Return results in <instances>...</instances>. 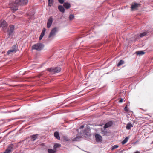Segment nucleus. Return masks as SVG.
I'll return each mask as SVG.
<instances>
[{"mask_svg":"<svg viewBox=\"0 0 153 153\" xmlns=\"http://www.w3.org/2000/svg\"><path fill=\"white\" fill-rule=\"evenodd\" d=\"M28 2V0H15V2L10 1L9 3L10 7L14 12L18 10V6L26 4Z\"/></svg>","mask_w":153,"mask_h":153,"instance_id":"obj_1","label":"nucleus"},{"mask_svg":"<svg viewBox=\"0 0 153 153\" xmlns=\"http://www.w3.org/2000/svg\"><path fill=\"white\" fill-rule=\"evenodd\" d=\"M44 45L41 43H38L33 45L32 47L33 50H36L38 51H40L43 49L44 48Z\"/></svg>","mask_w":153,"mask_h":153,"instance_id":"obj_2","label":"nucleus"},{"mask_svg":"<svg viewBox=\"0 0 153 153\" xmlns=\"http://www.w3.org/2000/svg\"><path fill=\"white\" fill-rule=\"evenodd\" d=\"M14 27L13 25H10L7 29L8 36L9 38H12L14 35Z\"/></svg>","mask_w":153,"mask_h":153,"instance_id":"obj_3","label":"nucleus"},{"mask_svg":"<svg viewBox=\"0 0 153 153\" xmlns=\"http://www.w3.org/2000/svg\"><path fill=\"white\" fill-rule=\"evenodd\" d=\"M47 70L52 73H55L59 72L61 70V68L58 67H52L48 68Z\"/></svg>","mask_w":153,"mask_h":153,"instance_id":"obj_4","label":"nucleus"},{"mask_svg":"<svg viewBox=\"0 0 153 153\" xmlns=\"http://www.w3.org/2000/svg\"><path fill=\"white\" fill-rule=\"evenodd\" d=\"M58 31L57 27H55L53 28L50 32L48 36L49 38H53L55 36L56 32Z\"/></svg>","mask_w":153,"mask_h":153,"instance_id":"obj_5","label":"nucleus"},{"mask_svg":"<svg viewBox=\"0 0 153 153\" xmlns=\"http://www.w3.org/2000/svg\"><path fill=\"white\" fill-rule=\"evenodd\" d=\"M0 25L3 30L4 32L6 31L7 28V24L6 22L4 20H1L0 22Z\"/></svg>","mask_w":153,"mask_h":153,"instance_id":"obj_6","label":"nucleus"},{"mask_svg":"<svg viewBox=\"0 0 153 153\" xmlns=\"http://www.w3.org/2000/svg\"><path fill=\"white\" fill-rule=\"evenodd\" d=\"M140 5L139 4L137 3L132 4L131 7V10L133 11L136 10L138 7L140 6Z\"/></svg>","mask_w":153,"mask_h":153,"instance_id":"obj_7","label":"nucleus"},{"mask_svg":"<svg viewBox=\"0 0 153 153\" xmlns=\"http://www.w3.org/2000/svg\"><path fill=\"white\" fill-rule=\"evenodd\" d=\"M53 20V18L52 17L49 18L47 23V26L48 28H49L50 27L52 23Z\"/></svg>","mask_w":153,"mask_h":153,"instance_id":"obj_8","label":"nucleus"},{"mask_svg":"<svg viewBox=\"0 0 153 153\" xmlns=\"http://www.w3.org/2000/svg\"><path fill=\"white\" fill-rule=\"evenodd\" d=\"M95 137L97 142H100L102 140V136L98 134H96L95 135Z\"/></svg>","mask_w":153,"mask_h":153,"instance_id":"obj_9","label":"nucleus"},{"mask_svg":"<svg viewBox=\"0 0 153 153\" xmlns=\"http://www.w3.org/2000/svg\"><path fill=\"white\" fill-rule=\"evenodd\" d=\"M82 132H81V133L80 134V136H78L76 137V138H74L73 139V140L74 141H79V140L80 138H81V137H82V136H83V135H82ZM83 134H84V131H83Z\"/></svg>","mask_w":153,"mask_h":153,"instance_id":"obj_10","label":"nucleus"},{"mask_svg":"<svg viewBox=\"0 0 153 153\" xmlns=\"http://www.w3.org/2000/svg\"><path fill=\"white\" fill-rule=\"evenodd\" d=\"M113 124V123L112 121H110L105 124L104 127L105 129L111 126Z\"/></svg>","mask_w":153,"mask_h":153,"instance_id":"obj_11","label":"nucleus"},{"mask_svg":"<svg viewBox=\"0 0 153 153\" xmlns=\"http://www.w3.org/2000/svg\"><path fill=\"white\" fill-rule=\"evenodd\" d=\"M147 33V32H144L141 33L139 36H137L136 38L137 39H140V38L146 36Z\"/></svg>","mask_w":153,"mask_h":153,"instance_id":"obj_12","label":"nucleus"},{"mask_svg":"<svg viewBox=\"0 0 153 153\" xmlns=\"http://www.w3.org/2000/svg\"><path fill=\"white\" fill-rule=\"evenodd\" d=\"M64 7L67 9L71 7V4L68 2H65L63 4Z\"/></svg>","mask_w":153,"mask_h":153,"instance_id":"obj_13","label":"nucleus"},{"mask_svg":"<svg viewBox=\"0 0 153 153\" xmlns=\"http://www.w3.org/2000/svg\"><path fill=\"white\" fill-rule=\"evenodd\" d=\"M133 127V125L130 123H128L126 126V128L127 129L130 130L131 129V127Z\"/></svg>","mask_w":153,"mask_h":153,"instance_id":"obj_14","label":"nucleus"},{"mask_svg":"<svg viewBox=\"0 0 153 153\" xmlns=\"http://www.w3.org/2000/svg\"><path fill=\"white\" fill-rule=\"evenodd\" d=\"M58 9L62 13H64L65 12V9L62 5H59L58 6Z\"/></svg>","mask_w":153,"mask_h":153,"instance_id":"obj_15","label":"nucleus"},{"mask_svg":"<svg viewBox=\"0 0 153 153\" xmlns=\"http://www.w3.org/2000/svg\"><path fill=\"white\" fill-rule=\"evenodd\" d=\"M54 136L58 140H60V137L59 134L58 132L56 131L54 133Z\"/></svg>","mask_w":153,"mask_h":153,"instance_id":"obj_16","label":"nucleus"},{"mask_svg":"<svg viewBox=\"0 0 153 153\" xmlns=\"http://www.w3.org/2000/svg\"><path fill=\"white\" fill-rule=\"evenodd\" d=\"M12 50H14V51L16 52L17 51V47L16 45H14L12 47L11 49Z\"/></svg>","mask_w":153,"mask_h":153,"instance_id":"obj_17","label":"nucleus"},{"mask_svg":"<svg viewBox=\"0 0 153 153\" xmlns=\"http://www.w3.org/2000/svg\"><path fill=\"white\" fill-rule=\"evenodd\" d=\"M61 146V145L58 143H55L53 146V149L56 150L57 148H59Z\"/></svg>","mask_w":153,"mask_h":153,"instance_id":"obj_18","label":"nucleus"},{"mask_svg":"<svg viewBox=\"0 0 153 153\" xmlns=\"http://www.w3.org/2000/svg\"><path fill=\"white\" fill-rule=\"evenodd\" d=\"M56 151V150H55L54 149H48V152L49 153H55Z\"/></svg>","mask_w":153,"mask_h":153,"instance_id":"obj_19","label":"nucleus"},{"mask_svg":"<svg viewBox=\"0 0 153 153\" xmlns=\"http://www.w3.org/2000/svg\"><path fill=\"white\" fill-rule=\"evenodd\" d=\"M129 139V137H126L125 138L122 142V144L123 145L125 144L127 142Z\"/></svg>","mask_w":153,"mask_h":153,"instance_id":"obj_20","label":"nucleus"},{"mask_svg":"<svg viewBox=\"0 0 153 153\" xmlns=\"http://www.w3.org/2000/svg\"><path fill=\"white\" fill-rule=\"evenodd\" d=\"M37 136L38 134H35L31 136V138L33 141H34L37 138Z\"/></svg>","mask_w":153,"mask_h":153,"instance_id":"obj_21","label":"nucleus"},{"mask_svg":"<svg viewBox=\"0 0 153 153\" xmlns=\"http://www.w3.org/2000/svg\"><path fill=\"white\" fill-rule=\"evenodd\" d=\"M15 53L16 52L14 51V50H12L11 49H10V50L8 51L7 52V55H9L10 54L13 53Z\"/></svg>","mask_w":153,"mask_h":153,"instance_id":"obj_22","label":"nucleus"},{"mask_svg":"<svg viewBox=\"0 0 153 153\" xmlns=\"http://www.w3.org/2000/svg\"><path fill=\"white\" fill-rule=\"evenodd\" d=\"M136 53H137L138 55H143L145 53L142 51H138L136 52Z\"/></svg>","mask_w":153,"mask_h":153,"instance_id":"obj_23","label":"nucleus"},{"mask_svg":"<svg viewBox=\"0 0 153 153\" xmlns=\"http://www.w3.org/2000/svg\"><path fill=\"white\" fill-rule=\"evenodd\" d=\"M124 63V61L123 60H121L119 62V63L117 64V66H119L123 64Z\"/></svg>","mask_w":153,"mask_h":153,"instance_id":"obj_24","label":"nucleus"},{"mask_svg":"<svg viewBox=\"0 0 153 153\" xmlns=\"http://www.w3.org/2000/svg\"><path fill=\"white\" fill-rule=\"evenodd\" d=\"M48 6H51L53 4V0H48Z\"/></svg>","mask_w":153,"mask_h":153,"instance_id":"obj_25","label":"nucleus"},{"mask_svg":"<svg viewBox=\"0 0 153 153\" xmlns=\"http://www.w3.org/2000/svg\"><path fill=\"white\" fill-rule=\"evenodd\" d=\"M46 31V29L45 28H44L43 29V30L41 32V34L40 35H42L43 36L45 34V32Z\"/></svg>","mask_w":153,"mask_h":153,"instance_id":"obj_26","label":"nucleus"},{"mask_svg":"<svg viewBox=\"0 0 153 153\" xmlns=\"http://www.w3.org/2000/svg\"><path fill=\"white\" fill-rule=\"evenodd\" d=\"M74 18V16L72 14H71L69 15V18L70 20H72Z\"/></svg>","mask_w":153,"mask_h":153,"instance_id":"obj_27","label":"nucleus"},{"mask_svg":"<svg viewBox=\"0 0 153 153\" xmlns=\"http://www.w3.org/2000/svg\"><path fill=\"white\" fill-rule=\"evenodd\" d=\"M118 146L117 145H114L112 147V150H113L114 149L117 148L118 147Z\"/></svg>","mask_w":153,"mask_h":153,"instance_id":"obj_28","label":"nucleus"},{"mask_svg":"<svg viewBox=\"0 0 153 153\" xmlns=\"http://www.w3.org/2000/svg\"><path fill=\"white\" fill-rule=\"evenodd\" d=\"M128 108L127 107V105H126L124 108L125 111L128 112Z\"/></svg>","mask_w":153,"mask_h":153,"instance_id":"obj_29","label":"nucleus"},{"mask_svg":"<svg viewBox=\"0 0 153 153\" xmlns=\"http://www.w3.org/2000/svg\"><path fill=\"white\" fill-rule=\"evenodd\" d=\"M59 2L61 4H62L64 3V0H58Z\"/></svg>","mask_w":153,"mask_h":153,"instance_id":"obj_30","label":"nucleus"},{"mask_svg":"<svg viewBox=\"0 0 153 153\" xmlns=\"http://www.w3.org/2000/svg\"><path fill=\"white\" fill-rule=\"evenodd\" d=\"M43 36L42 35H40V37H39V40H41L42 39V38H43Z\"/></svg>","mask_w":153,"mask_h":153,"instance_id":"obj_31","label":"nucleus"},{"mask_svg":"<svg viewBox=\"0 0 153 153\" xmlns=\"http://www.w3.org/2000/svg\"><path fill=\"white\" fill-rule=\"evenodd\" d=\"M84 127V125H82L80 128V129H83V128Z\"/></svg>","mask_w":153,"mask_h":153,"instance_id":"obj_32","label":"nucleus"},{"mask_svg":"<svg viewBox=\"0 0 153 153\" xmlns=\"http://www.w3.org/2000/svg\"><path fill=\"white\" fill-rule=\"evenodd\" d=\"M123 101V100L122 99H121L120 100L119 102H122Z\"/></svg>","mask_w":153,"mask_h":153,"instance_id":"obj_33","label":"nucleus"},{"mask_svg":"<svg viewBox=\"0 0 153 153\" xmlns=\"http://www.w3.org/2000/svg\"><path fill=\"white\" fill-rule=\"evenodd\" d=\"M134 153H140V152L138 151H137L135 152H134Z\"/></svg>","mask_w":153,"mask_h":153,"instance_id":"obj_34","label":"nucleus"},{"mask_svg":"<svg viewBox=\"0 0 153 153\" xmlns=\"http://www.w3.org/2000/svg\"><path fill=\"white\" fill-rule=\"evenodd\" d=\"M137 142H138V141H136L134 143H133V144H136V143Z\"/></svg>","mask_w":153,"mask_h":153,"instance_id":"obj_35","label":"nucleus"},{"mask_svg":"<svg viewBox=\"0 0 153 153\" xmlns=\"http://www.w3.org/2000/svg\"><path fill=\"white\" fill-rule=\"evenodd\" d=\"M56 96H59V95H57Z\"/></svg>","mask_w":153,"mask_h":153,"instance_id":"obj_36","label":"nucleus"}]
</instances>
